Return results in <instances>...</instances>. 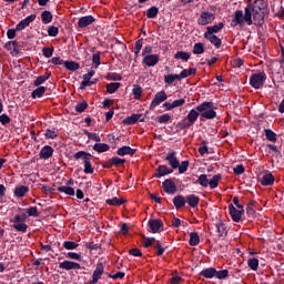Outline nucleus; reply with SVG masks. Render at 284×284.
<instances>
[{"mask_svg":"<svg viewBox=\"0 0 284 284\" xmlns=\"http://www.w3.org/2000/svg\"><path fill=\"white\" fill-rule=\"evenodd\" d=\"M265 0H255L253 4L245 7L244 16L243 10L235 11L233 20L231 22L232 28L236 26H263V19L265 18Z\"/></svg>","mask_w":284,"mask_h":284,"instance_id":"f257e3e1","label":"nucleus"},{"mask_svg":"<svg viewBox=\"0 0 284 284\" xmlns=\"http://www.w3.org/2000/svg\"><path fill=\"white\" fill-rule=\"evenodd\" d=\"M197 112L202 119H216V105L212 101H205L196 106Z\"/></svg>","mask_w":284,"mask_h":284,"instance_id":"f03ea898","label":"nucleus"},{"mask_svg":"<svg viewBox=\"0 0 284 284\" xmlns=\"http://www.w3.org/2000/svg\"><path fill=\"white\" fill-rule=\"evenodd\" d=\"M74 159L82 160L84 165V174H94V169L92 168V154L87 153L85 151H79L74 154Z\"/></svg>","mask_w":284,"mask_h":284,"instance_id":"7ed1b4c3","label":"nucleus"},{"mask_svg":"<svg viewBox=\"0 0 284 284\" xmlns=\"http://www.w3.org/2000/svg\"><path fill=\"white\" fill-rule=\"evenodd\" d=\"M26 219H28V215H26V213L16 215L13 219L10 220L11 227L16 230V232H28V224H26Z\"/></svg>","mask_w":284,"mask_h":284,"instance_id":"20e7f679","label":"nucleus"},{"mask_svg":"<svg viewBox=\"0 0 284 284\" xmlns=\"http://www.w3.org/2000/svg\"><path fill=\"white\" fill-rule=\"evenodd\" d=\"M266 79H267V75L265 74V72L254 73L250 78V85H252V88H254L255 90H261V88L265 85Z\"/></svg>","mask_w":284,"mask_h":284,"instance_id":"39448f33","label":"nucleus"},{"mask_svg":"<svg viewBox=\"0 0 284 284\" xmlns=\"http://www.w3.org/2000/svg\"><path fill=\"white\" fill-rule=\"evenodd\" d=\"M229 211L231 214V219L232 221H234V223H239V221H241V217L245 213L243 206L235 207L233 204L229 205Z\"/></svg>","mask_w":284,"mask_h":284,"instance_id":"423d86ee","label":"nucleus"},{"mask_svg":"<svg viewBox=\"0 0 284 284\" xmlns=\"http://www.w3.org/2000/svg\"><path fill=\"white\" fill-rule=\"evenodd\" d=\"M200 114L201 113L199 112V110L196 109L191 110L186 115V119L184 120V128H192V124L196 123Z\"/></svg>","mask_w":284,"mask_h":284,"instance_id":"0eeeda50","label":"nucleus"},{"mask_svg":"<svg viewBox=\"0 0 284 284\" xmlns=\"http://www.w3.org/2000/svg\"><path fill=\"white\" fill-rule=\"evenodd\" d=\"M214 19H216L214 13L204 11L201 13L200 18L197 19V23L199 26H210V23H212Z\"/></svg>","mask_w":284,"mask_h":284,"instance_id":"6e6552de","label":"nucleus"},{"mask_svg":"<svg viewBox=\"0 0 284 284\" xmlns=\"http://www.w3.org/2000/svg\"><path fill=\"white\" fill-rule=\"evenodd\" d=\"M166 99H168V94L165 93V91L158 92L150 104V109L154 110L156 105H161V103H163V101H165Z\"/></svg>","mask_w":284,"mask_h":284,"instance_id":"1a4fd4ad","label":"nucleus"},{"mask_svg":"<svg viewBox=\"0 0 284 284\" xmlns=\"http://www.w3.org/2000/svg\"><path fill=\"white\" fill-rule=\"evenodd\" d=\"M59 268L65 270L67 272H70V270H81V264L65 260L59 263Z\"/></svg>","mask_w":284,"mask_h":284,"instance_id":"9d476101","label":"nucleus"},{"mask_svg":"<svg viewBox=\"0 0 284 284\" xmlns=\"http://www.w3.org/2000/svg\"><path fill=\"white\" fill-rule=\"evenodd\" d=\"M34 19H37V14H31L27 18H24L23 20H21L17 26H16V30L18 32H21V30H26V28H28V26H30L32 23V21H34Z\"/></svg>","mask_w":284,"mask_h":284,"instance_id":"9b49d317","label":"nucleus"},{"mask_svg":"<svg viewBox=\"0 0 284 284\" xmlns=\"http://www.w3.org/2000/svg\"><path fill=\"white\" fill-rule=\"evenodd\" d=\"M159 61V54H148L143 57L142 63H144V65H148V68H154V65H156Z\"/></svg>","mask_w":284,"mask_h":284,"instance_id":"f8f14e48","label":"nucleus"},{"mask_svg":"<svg viewBox=\"0 0 284 284\" xmlns=\"http://www.w3.org/2000/svg\"><path fill=\"white\" fill-rule=\"evenodd\" d=\"M103 272H104L103 263L97 264V267L93 272L92 280H91L90 284L99 283V280L101 278V276H103Z\"/></svg>","mask_w":284,"mask_h":284,"instance_id":"ddd939ff","label":"nucleus"},{"mask_svg":"<svg viewBox=\"0 0 284 284\" xmlns=\"http://www.w3.org/2000/svg\"><path fill=\"white\" fill-rule=\"evenodd\" d=\"M165 160L169 162V165L173 168V170H176V168H179V159H176V152L170 151L166 154Z\"/></svg>","mask_w":284,"mask_h":284,"instance_id":"4468645a","label":"nucleus"},{"mask_svg":"<svg viewBox=\"0 0 284 284\" xmlns=\"http://www.w3.org/2000/svg\"><path fill=\"white\" fill-rule=\"evenodd\" d=\"M163 189L166 194H175L176 193V184L172 180H165L163 183Z\"/></svg>","mask_w":284,"mask_h":284,"instance_id":"2eb2a0df","label":"nucleus"},{"mask_svg":"<svg viewBox=\"0 0 284 284\" xmlns=\"http://www.w3.org/2000/svg\"><path fill=\"white\" fill-rule=\"evenodd\" d=\"M163 227V222L161 220H150L149 221V232H152L153 234H156L159 230Z\"/></svg>","mask_w":284,"mask_h":284,"instance_id":"dca6fc26","label":"nucleus"},{"mask_svg":"<svg viewBox=\"0 0 284 284\" xmlns=\"http://www.w3.org/2000/svg\"><path fill=\"white\" fill-rule=\"evenodd\" d=\"M28 192H30V187H28L26 185H18L13 190V194L18 199H23V196H26V194H28Z\"/></svg>","mask_w":284,"mask_h":284,"instance_id":"f3484780","label":"nucleus"},{"mask_svg":"<svg viewBox=\"0 0 284 284\" xmlns=\"http://www.w3.org/2000/svg\"><path fill=\"white\" fill-rule=\"evenodd\" d=\"M92 23H94V17L92 16L81 17L78 21L79 28H88V26H92Z\"/></svg>","mask_w":284,"mask_h":284,"instance_id":"a211bd4d","label":"nucleus"},{"mask_svg":"<svg viewBox=\"0 0 284 284\" xmlns=\"http://www.w3.org/2000/svg\"><path fill=\"white\" fill-rule=\"evenodd\" d=\"M52 154H54V149L50 145H44L40 151V159L48 160L52 158Z\"/></svg>","mask_w":284,"mask_h":284,"instance_id":"6ab92c4d","label":"nucleus"},{"mask_svg":"<svg viewBox=\"0 0 284 284\" xmlns=\"http://www.w3.org/2000/svg\"><path fill=\"white\" fill-rule=\"evenodd\" d=\"M201 199L195 194L186 195V203L190 207L196 209L199 207Z\"/></svg>","mask_w":284,"mask_h":284,"instance_id":"aec40b11","label":"nucleus"},{"mask_svg":"<svg viewBox=\"0 0 284 284\" xmlns=\"http://www.w3.org/2000/svg\"><path fill=\"white\" fill-rule=\"evenodd\" d=\"M135 153H136V150H134V149H132L130 146H122V148L118 149V151H116L118 156H125L128 154L130 156H132Z\"/></svg>","mask_w":284,"mask_h":284,"instance_id":"412c9836","label":"nucleus"},{"mask_svg":"<svg viewBox=\"0 0 284 284\" xmlns=\"http://www.w3.org/2000/svg\"><path fill=\"white\" fill-rule=\"evenodd\" d=\"M168 174H172V170L168 168V165H160L156 169L155 176L156 179H161V176H165Z\"/></svg>","mask_w":284,"mask_h":284,"instance_id":"4be33fe9","label":"nucleus"},{"mask_svg":"<svg viewBox=\"0 0 284 284\" xmlns=\"http://www.w3.org/2000/svg\"><path fill=\"white\" fill-rule=\"evenodd\" d=\"M186 197L183 195H176L173 199V205H175L176 210H181V207H185Z\"/></svg>","mask_w":284,"mask_h":284,"instance_id":"5701e85b","label":"nucleus"},{"mask_svg":"<svg viewBox=\"0 0 284 284\" xmlns=\"http://www.w3.org/2000/svg\"><path fill=\"white\" fill-rule=\"evenodd\" d=\"M200 276H204V278H214L216 276V268L209 267L200 272Z\"/></svg>","mask_w":284,"mask_h":284,"instance_id":"b1692460","label":"nucleus"},{"mask_svg":"<svg viewBox=\"0 0 284 284\" xmlns=\"http://www.w3.org/2000/svg\"><path fill=\"white\" fill-rule=\"evenodd\" d=\"M185 104V99H179L173 101L172 103H164L166 110H174V108H181V105Z\"/></svg>","mask_w":284,"mask_h":284,"instance_id":"393cba45","label":"nucleus"},{"mask_svg":"<svg viewBox=\"0 0 284 284\" xmlns=\"http://www.w3.org/2000/svg\"><path fill=\"white\" fill-rule=\"evenodd\" d=\"M204 38H206V40L210 41V43H213L215 48H221V39L215 34H204Z\"/></svg>","mask_w":284,"mask_h":284,"instance_id":"a878e982","label":"nucleus"},{"mask_svg":"<svg viewBox=\"0 0 284 284\" xmlns=\"http://www.w3.org/2000/svg\"><path fill=\"white\" fill-rule=\"evenodd\" d=\"M132 95L135 101H139L143 97V88L139 84H134L132 89Z\"/></svg>","mask_w":284,"mask_h":284,"instance_id":"bb28decb","label":"nucleus"},{"mask_svg":"<svg viewBox=\"0 0 284 284\" xmlns=\"http://www.w3.org/2000/svg\"><path fill=\"white\" fill-rule=\"evenodd\" d=\"M262 185H274V175L272 173H266L261 179Z\"/></svg>","mask_w":284,"mask_h":284,"instance_id":"cd10ccee","label":"nucleus"},{"mask_svg":"<svg viewBox=\"0 0 284 284\" xmlns=\"http://www.w3.org/2000/svg\"><path fill=\"white\" fill-rule=\"evenodd\" d=\"M223 30V22H220L213 27H207L206 32L204 34H216V32H221Z\"/></svg>","mask_w":284,"mask_h":284,"instance_id":"c85d7f7f","label":"nucleus"},{"mask_svg":"<svg viewBox=\"0 0 284 284\" xmlns=\"http://www.w3.org/2000/svg\"><path fill=\"white\" fill-rule=\"evenodd\" d=\"M141 114H132L123 120L124 125H134L141 119Z\"/></svg>","mask_w":284,"mask_h":284,"instance_id":"c756f323","label":"nucleus"},{"mask_svg":"<svg viewBox=\"0 0 284 284\" xmlns=\"http://www.w3.org/2000/svg\"><path fill=\"white\" fill-rule=\"evenodd\" d=\"M192 74H196V69L190 68L182 70L181 73L179 74L180 81H182V79H187V77H192Z\"/></svg>","mask_w":284,"mask_h":284,"instance_id":"7c9ffc66","label":"nucleus"},{"mask_svg":"<svg viewBox=\"0 0 284 284\" xmlns=\"http://www.w3.org/2000/svg\"><path fill=\"white\" fill-rule=\"evenodd\" d=\"M93 150H94V152H99V154H101L103 152H108L110 150V145H108L105 143H95L93 145Z\"/></svg>","mask_w":284,"mask_h":284,"instance_id":"2f4dec72","label":"nucleus"},{"mask_svg":"<svg viewBox=\"0 0 284 284\" xmlns=\"http://www.w3.org/2000/svg\"><path fill=\"white\" fill-rule=\"evenodd\" d=\"M63 65H64V68H67V70H71L72 72H74L81 68V65L74 61H64Z\"/></svg>","mask_w":284,"mask_h":284,"instance_id":"473e14b6","label":"nucleus"},{"mask_svg":"<svg viewBox=\"0 0 284 284\" xmlns=\"http://www.w3.org/2000/svg\"><path fill=\"white\" fill-rule=\"evenodd\" d=\"M45 94V87H38L36 90L32 91L31 97L32 99H41Z\"/></svg>","mask_w":284,"mask_h":284,"instance_id":"72a5a7b5","label":"nucleus"},{"mask_svg":"<svg viewBox=\"0 0 284 284\" xmlns=\"http://www.w3.org/2000/svg\"><path fill=\"white\" fill-rule=\"evenodd\" d=\"M125 163L124 159L121 158H112L106 164L105 168H111L112 165H123Z\"/></svg>","mask_w":284,"mask_h":284,"instance_id":"f704fd0d","label":"nucleus"},{"mask_svg":"<svg viewBox=\"0 0 284 284\" xmlns=\"http://www.w3.org/2000/svg\"><path fill=\"white\" fill-rule=\"evenodd\" d=\"M201 243V237L199 236V233H190V241L189 244L191 246H196Z\"/></svg>","mask_w":284,"mask_h":284,"instance_id":"c9c22d12","label":"nucleus"},{"mask_svg":"<svg viewBox=\"0 0 284 284\" xmlns=\"http://www.w3.org/2000/svg\"><path fill=\"white\" fill-rule=\"evenodd\" d=\"M174 81H181V78L179 74H168L164 77V82L168 83V85H172Z\"/></svg>","mask_w":284,"mask_h":284,"instance_id":"e433bc0d","label":"nucleus"},{"mask_svg":"<svg viewBox=\"0 0 284 284\" xmlns=\"http://www.w3.org/2000/svg\"><path fill=\"white\" fill-rule=\"evenodd\" d=\"M120 88H121V83L111 82L106 85V92H109V94H114V92H116V90H119Z\"/></svg>","mask_w":284,"mask_h":284,"instance_id":"4c0bfd02","label":"nucleus"},{"mask_svg":"<svg viewBox=\"0 0 284 284\" xmlns=\"http://www.w3.org/2000/svg\"><path fill=\"white\" fill-rule=\"evenodd\" d=\"M58 192H62L63 194H67L68 196H74V189L71 186H59Z\"/></svg>","mask_w":284,"mask_h":284,"instance_id":"58836bf2","label":"nucleus"},{"mask_svg":"<svg viewBox=\"0 0 284 284\" xmlns=\"http://www.w3.org/2000/svg\"><path fill=\"white\" fill-rule=\"evenodd\" d=\"M123 203H125V200L123 199L112 197L106 200V205L119 206V205H123Z\"/></svg>","mask_w":284,"mask_h":284,"instance_id":"ea45409f","label":"nucleus"},{"mask_svg":"<svg viewBox=\"0 0 284 284\" xmlns=\"http://www.w3.org/2000/svg\"><path fill=\"white\" fill-rule=\"evenodd\" d=\"M48 79H50V74L40 75L34 80L33 85H36V88H39V85L45 83Z\"/></svg>","mask_w":284,"mask_h":284,"instance_id":"a19ab883","label":"nucleus"},{"mask_svg":"<svg viewBox=\"0 0 284 284\" xmlns=\"http://www.w3.org/2000/svg\"><path fill=\"white\" fill-rule=\"evenodd\" d=\"M219 181H221V175H219V174L214 175L209 181V185H210L211 190H214V189L219 187Z\"/></svg>","mask_w":284,"mask_h":284,"instance_id":"79ce46f5","label":"nucleus"},{"mask_svg":"<svg viewBox=\"0 0 284 284\" xmlns=\"http://www.w3.org/2000/svg\"><path fill=\"white\" fill-rule=\"evenodd\" d=\"M42 23L48 24L52 22V13L50 11H43L41 14Z\"/></svg>","mask_w":284,"mask_h":284,"instance_id":"37998d69","label":"nucleus"},{"mask_svg":"<svg viewBox=\"0 0 284 284\" xmlns=\"http://www.w3.org/2000/svg\"><path fill=\"white\" fill-rule=\"evenodd\" d=\"M175 59H180L181 61H189L190 60V53L185 52V51H178L174 54Z\"/></svg>","mask_w":284,"mask_h":284,"instance_id":"c03bdc74","label":"nucleus"},{"mask_svg":"<svg viewBox=\"0 0 284 284\" xmlns=\"http://www.w3.org/2000/svg\"><path fill=\"white\" fill-rule=\"evenodd\" d=\"M247 265L250 268L253 270V272H256V270H258V258L256 257L248 258Z\"/></svg>","mask_w":284,"mask_h":284,"instance_id":"a18cd8bd","label":"nucleus"},{"mask_svg":"<svg viewBox=\"0 0 284 284\" xmlns=\"http://www.w3.org/2000/svg\"><path fill=\"white\" fill-rule=\"evenodd\" d=\"M205 52V47H203V43L197 42L193 47V54H203Z\"/></svg>","mask_w":284,"mask_h":284,"instance_id":"49530a36","label":"nucleus"},{"mask_svg":"<svg viewBox=\"0 0 284 284\" xmlns=\"http://www.w3.org/2000/svg\"><path fill=\"white\" fill-rule=\"evenodd\" d=\"M197 183L202 185V187H207V185H210V180L207 179V175L201 174L197 179Z\"/></svg>","mask_w":284,"mask_h":284,"instance_id":"de8ad7c7","label":"nucleus"},{"mask_svg":"<svg viewBox=\"0 0 284 284\" xmlns=\"http://www.w3.org/2000/svg\"><path fill=\"white\" fill-rule=\"evenodd\" d=\"M44 136L47 139H57V136H59V131L57 129H48L44 133Z\"/></svg>","mask_w":284,"mask_h":284,"instance_id":"09e8293b","label":"nucleus"},{"mask_svg":"<svg viewBox=\"0 0 284 284\" xmlns=\"http://www.w3.org/2000/svg\"><path fill=\"white\" fill-rule=\"evenodd\" d=\"M156 14H159V8H156V7H151L146 11L148 19H154L156 17Z\"/></svg>","mask_w":284,"mask_h":284,"instance_id":"8fccbe9b","label":"nucleus"},{"mask_svg":"<svg viewBox=\"0 0 284 284\" xmlns=\"http://www.w3.org/2000/svg\"><path fill=\"white\" fill-rule=\"evenodd\" d=\"M63 247L65 250H77L79 247V244L77 242H72V241H65L63 243Z\"/></svg>","mask_w":284,"mask_h":284,"instance_id":"3c124183","label":"nucleus"},{"mask_svg":"<svg viewBox=\"0 0 284 284\" xmlns=\"http://www.w3.org/2000/svg\"><path fill=\"white\" fill-rule=\"evenodd\" d=\"M143 48V39H140L135 42L134 45V54L135 57H139V54H141V49Z\"/></svg>","mask_w":284,"mask_h":284,"instance_id":"603ef678","label":"nucleus"},{"mask_svg":"<svg viewBox=\"0 0 284 284\" xmlns=\"http://www.w3.org/2000/svg\"><path fill=\"white\" fill-rule=\"evenodd\" d=\"M189 165H190L189 161L181 162V164H179V166H178L180 174H185V172H187Z\"/></svg>","mask_w":284,"mask_h":284,"instance_id":"864d4df0","label":"nucleus"},{"mask_svg":"<svg viewBox=\"0 0 284 284\" xmlns=\"http://www.w3.org/2000/svg\"><path fill=\"white\" fill-rule=\"evenodd\" d=\"M227 270H222V271H215V278H219L222 281L223 278H227Z\"/></svg>","mask_w":284,"mask_h":284,"instance_id":"5fc2aeb1","label":"nucleus"},{"mask_svg":"<svg viewBox=\"0 0 284 284\" xmlns=\"http://www.w3.org/2000/svg\"><path fill=\"white\" fill-rule=\"evenodd\" d=\"M68 258H72L73 261H83V256L79 253L69 252L67 253Z\"/></svg>","mask_w":284,"mask_h":284,"instance_id":"6e6d98bb","label":"nucleus"},{"mask_svg":"<svg viewBox=\"0 0 284 284\" xmlns=\"http://www.w3.org/2000/svg\"><path fill=\"white\" fill-rule=\"evenodd\" d=\"M42 54L47 59H50L52 57V54H54V48H43L42 49Z\"/></svg>","mask_w":284,"mask_h":284,"instance_id":"4d7b16f0","label":"nucleus"},{"mask_svg":"<svg viewBox=\"0 0 284 284\" xmlns=\"http://www.w3.org/2000/svg\"><path fill=\"white\" fill-rule=\"evenodd\" d=\"M265 136L268 141H276V133L270 129L265 130Z\"/></svg>","mask_w":284,"mask_h":284,"instance_id":"13d9d810","label":"nucleus"},{"mask_svg":"<svg viewBox=\"0 0 284 284\" xmlns=\"http://www.w3.org/2000/svg\"><path fill=\"white\" fill-rule=\"evenodd\" d=\"M170 114L165 113L156 118L158 123H169L170 122Z\"/></svg>","mask_w":284,"mask_h":284,"instance_id":"bf43d9fd","label":"nucleus"},{"mask_svg":"<svg viewBox=\"0 0 284 284\" xmlns=\"http://www.w3.org/2000/svg\"><path fill=\"white\" fill-rule=\"evenodd\" d=\"M88 108V102L83 101L75 105V112H85V109Z\"/></svg>","mask_w":284,"mask_h":284,"instance_id":"052dcab7","label":"nucleus"},{"mask_svg":"<svg viewBox=\"0 0 284 284\" xmlns=\"http://www.w3.org/2000/svg\"><path fill=\"white\" fill-rule=\"evenodd\" d=\"M28 216H39V209L37 206H31L27 209Z\"/></svg>","mask_w":284,"mask_h":284,"instance_id":"680f3d73","label":"nucleus"},{"mask_svg":"<svg viewBox=\"0 0 284 284\" xmlns=\"http://www.w3.org/2000/svg\"><path fill=\"white\" fill-rule=\"evenodd\" d=\"M47 32H48L49 37H57V34H59V28L51 26L48 28Z\"/></svg>","mask_w":284,"mask_h":284,"instance_id":"e2e57ef3","label":"nucleus"},{"mask_svg":"<svg viewBox=\"0 0 284 284\" xmlns=\"http://www.w3.org/2000/svg\"><path fill=\"white\" fill-rule=\"evenodd\" d=\"M216 230H217L220 236H225V234H227V231H225V224H223V223H217Z\"/></svg>","mask_w":284,"mask_h":284,"instance_id":"0e129e2a","label":"nucleus"},{"mask_svg":"<svg viewBox=\"0 0 284 284\" xmlns=\"http://www.w3.org/2000/svg\"><path fill=\"white\" fill-rule=\"evenodd\" d=\"M92 63H94L97 68L98 65H101V52L93 53Z\"/></svg>","mask_w":284,"mask_h":284,"instance_id":"69168bd1","label":"nucleus"},{"mask_svg":"<svg viewBox=\"0 0 284 284\" xmlns=\"http://www.w3.org/2000/svg\"><path fill=\"white\" fill-rule=\"evenodd\" d=\"M0 123H1V125H8V123H10V116H8V114H6V113L1 114Z\"/></svg>","mask_w":284,"mask_h":284,"instance_id":"338daca9","label":"nucleus"},{"mask_svg":"<svg viewBox=\"0 0 284 284\" xmlns=\"http://www.w3.org/2000/svg\"><path fill=\"white\" fill-rule=\"evenodd\" d=\"M143 243L144 247H152V244L154 243V237H145Z\"/></svg>","mask_w":284,"mask_h":284,"instance_id":"774afa93","label":"nucleus"}]
</instances>
